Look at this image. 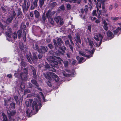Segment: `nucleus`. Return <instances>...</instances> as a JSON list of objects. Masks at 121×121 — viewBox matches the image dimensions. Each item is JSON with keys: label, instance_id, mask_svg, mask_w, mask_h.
<instances>
[{"label": "nucleus", "instance_id": "obj_29", "mask_svg": "<svg viewBox=\"0 0 121 121\" xmlns=\"http://www.w3.org/2000/svg\"><path fill=\"white\" fill-rule=\"evenodd\" d=\"M35 17L38 18L39 16V12L37 10H35L34 11Z\"/></svg>", "mask_w": 121, "mask_h": 121}, {"label": "nucleus", "instance_id": "obj_12", "mask_svg": "<svg viewBox=\"0 0 121 121\" xmlns=\"http://www.w3.org/2000/svg\"><path fill=\"white\" fill-rule=\"evenodd\" d=\"M61 59L59 57H56L55 56H50L47 58V60L49 61L50 64L51 62L53 59L56 60Z\"/></svg>", "mask_w": 121, "mask_h": 121}, {"label": "nucleus", "instance_id": "obj_25", "mask_svg": "<svg viewBox=\"0 0 121 121\" xmlns=\"http://www.w3.org/2000/svg\"><path fill=\"white\" fill-rule=\"evenodd\" d=\"M33 57L31 58L32 61H36L38 59L37 56L35 53H33Z\"/></svg>", "mask_w": 121, "mask_h": 121}, {"label": "nucleus", "instance_id": "obj_41", "mask_svg": "<svg viewBox=\"0 0 121 121\" xmlns=\"http://www.w3.org/2000/svg\"><path fill=\"white\" fill-rule=\"evenodd\" d=\"M79 53L80 55H81L82 56L86 57H88V58H89V57H88L89 56H87L86 55V53H84V52H79Z\"/></svg>", "mask_w": 121, "mask_h": 121}, {"label": "nucleus", "instance_id": "obj_47", "mask_svg": "<svg viewBox=\"0 0 121 121\" xmlns=\"http://www.w3.org/2000/svg\"><path fill=\"white\" fill-rule=\"evenodd\" d=\"M101 2H98L97 3V9H99V8H101Z\"/></svg>", "mask_w": 121, "mask_h": 121}, {"label": "nucleus", "instance_id": "obj_1", "mask_svg": "<svg viewBox=\"0 0 121 121\" xmlns=\"http://www.w3.org/2000/svg\"><path fill=\"white\" fill-rule=\"evenodd\" d=\"M39 100L37 99H35L33 101L32 105V108L30 107L27 108V110L26 111V113L28 115H30L31 113H32L33 111L35 109V108L37 112L38 111L39 108L41 107V104L43 101L46 102L47 100L45 99H38Z\"/></svg>", "mask_w": 121, "mask_h": 121}, {"label": "nucleus", "instance_id": "obj_2", "mask_svg": "<svg viewBox=\"0 0 121 121\" xmlns=\"http://www.w3.org/2000/svg\"><path fill=\"white\" fill-rule=\"evenodd\" d=\"M43 75L45 78L49 80L51 79V77H52L56 82H57L59 80V78L58 77L55 73L51 72H47L45 73H44Z\"/></svg>", "mask_w": 121, "mask_h": 121}, {"label": "nucleus", "instance_id": "obj_40", "mask_svg": "<svg viewBox=\"0 0 121 121\" xmlns=\"http://www.w3.org/2000/svg\"><path fill=\"white\" fill-rule=\"evenodd\" d=\"M121 29V26L120 27H118L113 32L114 34H117L120 30Z\"/></svg>", "mask_w": 121, "mask_h": 121}, {"label": "nucleus", "instance_id": "obj_17", "mask_svg": "<svg viewBox=\"0 0 121 121\" xmlns=\"http://www.w3.org/2000/svg\"><path fill=\"white\" fill-rule=\"evenodd\" d=\"M103 24H104L103 27L104 29L106 31H107L108 29V27L107 26L108 24L104 20H102Z\"/></svg>", "mask_w": 121, "mask_h": 121}, {"label": "nucleus", "instance_id": "obj_15", "mask_svg": "<svg viewBox=\"0 0 121 121\" xmlns=\"http://www.w3.org/2000/svg\"><path fill=\"white\" fill-rule=\"evenodd\" d=\"M30 67L32 70V72L33 73V78H36L37 77V75L36 74V70L31 65H30Z\"/></svg>", "mask_w": 121, "mask_h": 121}, {"label": "nucleus", "instance_id": "obj_32", "mask_svg": "<svg viewBox=\"0 0 121 121\" xmlns=\"http://www.w3.org/2000/svg\"><path fill=\"white\" fill-rule=\"evenodd\" d=\"M19 47L21 50H24V49H25L23 43L21 42H20L19 43Z\"/></svg>", "mask_w": 121, "mask_h": 121}, {"label": "nucleus", "instance_id": "obj_45", "mask_svg": "<svg viewBox=\"0 0 121 121\" xmlns=\"http://www.w3.org/2000/svg\"><path fill=\"white\" fill-rule=\"evenodd\" d=\"M6 35L9 38H11V35L12 34L9 33L7 32H5Z\"/></svg>", "mask_w": 121, "mask_h": 121}, {"label": "nucleus", "instance_id": "obj_58", "mask_svg": "<svg viewBox=\"0 0 121 121\" xmlns=\"http://www.w3.org/2000/svg\"><path fill=\"white\" fill-rule=\"evenodd\" d=\"M84 58L83 57L80 58L79 60V63H80L82 62V60H83Z\"/></svg>", "mask_w": 121, "mask_h": 121}, {"label": "nucleus", "instance_id": "obj_44", "mask_svg": "<svg viewBox=\"0 0 121 121\" xmlns=\"http://www.w3.org/2000/svg\"><path fill=\"white\" fill-rule=\"evenodd\" d=\"M62 73L63 75L67 77L70 76V74H69L67 73L66 72L64 71H63Z\"/></svg>", "mask_w": 121, "mask_h": 121}, {"label": "nucleus", "instance_id": "obj_30", "mask_svg": "<svg viewBox=\"0 0 121 121\" xmlns=\"http://www.w3.org/2000/svg\"><path fill=\"white\" fill-rule=\"evenodd\" d=\"M2 115L3 117L2 121H8L6 116L3 112L2 113Z\"/></svg>", "mask_w": 121, "mask_h": 121}, {"label": "nucleus", "instance_id": "obj_61", "mask_svg": "<svg viewBox=\"0 0 121 121\" xmlns=\"http://www.w3.org/2000/svg\"><path fill=\"white\" fill-rule=\"evenodd\" d=\"M26 105L27 108L28 107H29V102L27 101H26Z\"/></svg>", "mask_w": 121, "mask_h": 121}, {"label": "nucleus", "instance_id": "obj_3", "mask_svg": "<svg viewBox=\"0 0 121 121\" xmlns=\"http://www.w3.org/2000/svg\"><path fill=\"white\" fill-rule=\"evenodd\" d=\"M56 41L55 39H53V42L54 43L55 49L57 50L61 48V45L63 42L62 39L60 38L57 37L56 38Z\"/></svg>", "mask_w": 121, "mask_h": 121}, {"label": "nucleus", "instance_id": "obj_64", "mask_svg": "<svg viewBox=\"0 0 121 121\" xmlns=\"http://www.w3.org/2000/svg\"><path fill=\"white\" fill-rule=\"evenodd\" d=\"M113 8V6L112 5H110L109 7V9L110 10H111Z\"/></svg>", "mask_w": 121, "mask_h": 121}, {"label": "nucleus", "instance_id": "obj_43", "mask_svg": "<svg viewBox=\"0 0 121 121\" xmlns=\"http://www.w3.org/2000/svg\"><path fill=\"white\" fill-rule=\"evenodd\" d=\"M15 106V104L14 103H12L10 104V107L12 109L14 108Z\"/></svg>", "mask_w": 121, "mask_h": 121}, {"label": "nucleus", "instance_id": "obj_6", "mask_svg": "<svg viewBox=\"0 0 121 121\" xmlns=\"http://www.w3.org/2000/svg\"><path fill=\"white\" fill-rule=\"evenodd\" d=\"M8 116L9 117V119L10 121H15V120L12 119V118L16 113V112L15 111L8 110L7 111Z\"/></svg>", "mask_w": 121, "mask_h": 121}, {"label": "nucleus", "instance_id": "obj_51", "mask_svg": "<svg viewBox=\"0 0 121 121\" xmlns=\"http://www.w3.org/2000/svg\"><path fill=\"white\" fill-rule=\"evenodd\" d=\"M42 19H43V20L44 21H45V20L46 19V18L45 15L44 13L42 15Z\"/></svg>", "mask_w": 121, "mask_h": 121}, {"label": "nucleus", "instance_id": "obj_16", "mask_svg": "<svg viewBox=\"0 0 121 121\" xmlns=\"http://www.w3.org/2000/svg\"><path fill=\"white\" fill-rule=\"evenodd\" d=\"M31 82L32 84L35 85V87L36 88H37L40 91H42L41 88L38 87L39 86V85L35 80H31Z\"/></svg>", "mask_w": 121, "mask_h": 121}, {"label": "nucleus", "instance_id": "obj_28", "mask_svg": "<svg viewBox=\"0 0 121 121\" xmlns=\"http://www.w3.org/2000/svg\"><path fill=\"white\" fill-rule=\"evenodd\" d=\"M65 9V7L64 5H63L60 6L57 10L58 12L61 11H64Z\"/></svg>", "mask_w": 121, "mask_h": 121}, {"label": "nucleus", "instance_id": "obj_10", "mask_svg": "<svg viewBox=\"0 0 121 121\" xmlns=\"http://www.w3.org/2000/svg\"><path fill=\"white\" fill-rule=\"evenodd\" d=\"M96 13H98V18L99 19L100 18L101 15V10H99L98 9H97V11L95 10H94L92 13L93 15L96 16H97L98 14H96Z\"/></svg>", "mask_w": 121, "mask_h": 121}, {"label": "nucleus", "instance_id": "obj_57", "mask_svg": "<svg viewBox=\"0 0 121 121\" xmlns=\"http://www.w3.org/2000/svg\"><path fill=\"white\" fill-rule=\"evenodd\" d=\"M112 19L114 21H116L118 19V17H112Z\"/></svg>", "mask_w": 121, "mask_h": 121}, {"label": "nucleus", "instance_id": "obj_8", "mask_svg": "<svg viewBox=\"0 0 121 121\" xmlns=\"http://www.w3.org/2000/svg\"><path fill=\"white\" fill-rule=\"evenodd\" d=\"M54 20L57 23H59L60 26L62 25L64 23L63 19L60 16H57L54 18Z\"/></svg>", "mask_w": 121, "mask_h": 121}, {"label": "nucleus", "instance_id": "obj_7", "mask_svg": "<svg viewBox=\"0 0 121 121\" xmlns=\"http://www.w3.org/2000/svg\"><path fill=\"white\" fill-rule=\"evenodd\" d=\"M24 4L22 5L23 9V10H25L26 7V10L27 11L30 6V1L29 0H23Z\"/></svg>", "mask_w": 121, "mask_h": 121}, {"label": "nucleus", "instance_id": "obj_11", "mask_svg": "<svg viewBox=\"0 0 121 121\" xmlns=\"http://www.w3.org/2000/svg\"><path fill=\"white\" fill-rule=\"evenodd\" d=\"M48 50V49L47 47L42 46L40 47V48L38 51V52L39 53H44L47 52Z\"/></svg>", "mask_w": 121, "mask_h": 121}, {"label": "nucleus", "instance_id": "obj_49", "mask_svg": "<svg viewBox=\"0 0 121 121\" xmlns=\"http://www.w3.org/2000/svg\"><path fill=\"white\" fill-rule=\"evenodd\" d=\"M59 49H60L62 50L63 52H65V51L64 50H66V48L65 46H62V47H61V48H59Z\"/></svg>", "mask_w": 121, "mask_h": 121}, {"label": "nucleus", "instance_id": "obj_39", "mask_svg": "<svg viewBox=\"0 0 121 121\" xmlns=\"http://www.w3.org/2000/svg\"><path fill=\"white\" fill-rule=\"evenodd\" d=\"M26 26L24 24H23L22 23L21 25V27L20 28L21 30L23 29L26 30Z\"/></svg>", "mask_w": 121, "mask_h": 121}, {"label": "nucleus", "instance_id": "obj_27", "mask_svg": "<svg viewBox=\"0 0 121 121\" xmlns=\"http://www.w3.org/2000/svg\"><path fill=\"white\" fill-rule=\"evenodd\" d=\"M45 0H39V5L40 8H42L44 4V3Z\"/></svg>", "mask_w": 121, "mask_h": 121}, {"label": "nucleus", "instance_id": "obj_19", "mask_svg": "<svg viewBox=\"0 0 121 121\" xmlns=\"http://www.w3.org/2000/svg\"><path fill=\"white\" fill-rule=\"evenodd\" d=\"M50 64L52 66L55 67L58 65V63L57 61L53 60Z\"/></svg>", "mask_w": 121, "mask_h": 121}, {"label": "nucleus", "instance_id": "obj_23", "mask_svg": "<svg viewBox=\"0 0 121 121\" xmlns=\"http://www.w3.org/2000/svg\"><path fill=\"white\" fill-rule=\"evenodd\" d=\"M76 39H75L76 43H79L81 44V41L80 39V36L78 34L76 35Z\"/></svg>", "mask_w": 121, "mask_h": 121}, {"label": "nucleus", "instance_id": "obj_60", "mask_svg": "<svg viewBox=\"0 0 121 121\" xmlns=\"http://www.w3.org/2000/svg\"><path fill=\"white\" fill-rule=\"evenodd\" d=\"M76 63V61L75 60H74L73 61L72 63V64L73 65H75Z\"/></svg>", "mask_w": 121, "mask_h": 121}, {"label": "nucleus", "instance_id": "obj_37", "mask_svg": "<svg viewBox=\"0 0 121 121\" xmlns=\"http://www.w3.org/2000/svg\"><path fill=\"white\" fill-rule=\"evenodd\" d=\"M68 37L69 39L70 42L71 43L72 45H74V43L72 41L73 38L71 35H68Z\"/></svg>", "mask_w": 121, "mask_h": 121}, {"label": "nucleus", "instance_id": "obj_21", "mask_svg": "<svg viewBox=\"0 0 121 121\" xmlns=\"http://www.w3.org/2000/svg\"><path fill=\"white\" fill-rule=\"evenodd\" d=\"M99 36L100 38V41L99 42V43H98V42H97L96 44L97 46L98 47H99L100 45L101 44L102 40L103 38V37L102 35L100 34H99Z\"/></svg>", "mask_w": 121, "mask_h": 121}, {"label": "nucleus", "instance_id": "obj_46", "mask_svg": "<svg viewBox=\"0 0 121 121\" xmlns=\"http://www.w3.org/2000/svg\"><path fill=\"white\" fill-rule=\"evenodd\" d=\"M12 37L14 39H17V35L16 33L15 32L13 34Z\"/></svg>", "mask_w": 121, "mask_h": 121}, {"label": "nucleus", "instance_id": "obj_34", "mask_svg": "<svg viewBox=\"0 0 121 121\" xmlns=\"http://www.w3.org/2000/svg\"><path fill=\"white\" fill-rule=\"evenodd\" d=\"M33 48L35 50H37L38 52L39 49L38 45L37 44H35V45H34Z\"/></svg>", "mask_w": 121, "mask_h": 121}, {"label": "nucleus", "instance_id": "obj_14", "mask_svg": "<svg viewBox=\"0 0 121 121\" xmlns=\"http://www.w3.org/2000/svg\"><path fill=\"white\" fill-rule=\"evenodd\" d=\"M65 43L66 45L68 46H69L71 50V51L73 52V47H74V45H72L71 43L70 44L69 40H67L65 41Z\"/></svg>", "mask_w": 121, "mask_h": 121}, {"label": "nucleus", "instance_id": "obj_18", "mask_svg": "<svg viewBox=\"0 0 121 121\" xmlns=\"http://www.w3.org/2000/svg\"><path fill=\"white\" fill-rule=\"evenodd\" d=\"M21 10V9L19 8L17 10V16L18 18L22 17V13Z\"/></svg>", "mask_w": 121, "mask_h": 121}, {"label": "nucleus", "instance_id": "obj_48", "mask_svg": "<svg viewBox=\"0 0 121 121\" xmlns=\"http://www.w3.org/2000/svg\"><path fill=\"white\" fill-rule=\"evenodd\" d=\"M30 91L28 89H26L24 91V93L25 94H26L28 93H30Z\"/></svg>", "mask_w": 121, "mask_h": 121}, {"label": "nucleus", "instance_id": "obj_56", "mask_svg": "<svg viewBox=\"0 0 121 121\" xmlns=\"http://www.w3.org/2000/svg\"><path fill=\"white\" fill-rule=\"evenodd\" d=\"M71 6L69 4H67V8L68 9H71Z\"/></svg>", "mask_w": 121, "mask_h": 121}, {"label": "nucleus", "instance_id": "obj_9", "mask_svg": "<svg viewBox=\"0 0 121 121\" xmlns=\"http://www.w3.org/2000/svg\"><path fill=\"white\" fill-rule=\"evenodd\" d=\"M56 13L55 11H51V10L49 9L48 10L47 12L46 15L47 18L48 19L52 18V16L54 15Z\"/></svg>", "mask_w": 121, "mask_h": 121}, {"label": "nucleus", "instance_id": "obj_38", "mask_svg": "<svg viewBox=\"0 0 121 121\" xmlns=\"http://www.w3.org/2000/svg\"><path fill=\"white\" fill-rule=\"evenodd\" d=\"M17 33L18 35V38L20 39L21 38V37L22 35V31L21 30H19L17 31Z\"/></svg>", "mask_w": 121, "mask_h": 121}, {"label": "nucleus", "instance_id": "obj_35", "mask_svg": "<svg viewBox=\"0 0 121 121\" xmlns=\"http://www.w3.org/2000/svg\"><path fill=\"white\" fill-rule=\"evenodd\" d=\"M26 57L28 61L30 63L31 62V61L30 60V58L31 59L32 58H31V53H29V55H27Z\"/></svg>", "mask_w": 121, "mask_h": 121}, {"label": "nucleus", "instance_id": "obj_50", "mask_svg": "<svg viewBox=\"0 0 121 121\" xmlns=\"http://www.w3.org/2000/svg\"><path fill=\"white\" fill-rule=\"evenodd\" d=\"M9 33L11 34H12V30L11 28H10L9 27L8 30V31H7Z\"/></svg>", "mask_w": 121, "mask_h": 121}, {"label": "nucleus", "instance_id": "obj_36", "mask_svg": "<svg viewBox=\"0 0 121 121\" xmlns=\"http://www.w3.org/2000/svg\"><path fill=\"white\" fill-rule=\"evenodd\" d=\"M57 3L56 2H53L51 3L50 4V6L51 8H53L56 6Z\"/></svg>", "mask_w": 121, "mask_h": 121}, {"label": "nucleus", "instance_id": "obj_33", "mask_svg": "<svg viewBox=\"0 0 121 121\" xmlns=\"http://www.w3.org/2000/svg\"><path fill=\"white\" fill-rule=\"evenodd\" d=\"M48 21L53 26L54 24V22L52 18H50L49 19H48Z\"/></svg>", "mask_w": 121, "mask_h": 121}, {"label": "nucleus", "instance_id": "obj_5", "mask_svg": "<svg viewBox=\"0 0 121 121\" xmlns=\"http://www.w3.org/2000/svg\"><path fill=\"white\" fill-rule=\"evenodd\" d=\"M28 74V71L26 69H24L23 72L20 74L21 79L22 80L26 81L27 79V75Z\"/></svg>", "mask_w": 121, "mask_h": 121}, {"label": "nucleus", "instance_id": "obj_62", "mask_svg": "<svg viewBox=\"0 0 121 121\" xmlns=\"http://www.w3.org/2000/svg\"><path fill=\"white\" fill-rule=\"evenodd\" d=\"M90 18L91 20L93 21L95 20L96 19V17H91Z\"/></svg>", "mask_w": 121, "mask_h": 121}, {"label": "nucleus", "instance_id": "obj_42", "mask_svg": "<svg viewBox=\"0 0 121 121\" xmlns=\"http://www.w3.org/2000/svg\"><path fill=\"white\" fill-rule=\"evenodd\" d=\"M63 63L64 64L65 66V67H67L68 66L69 64L68 61L65 60L63 62Z\"/></svg>", "mask_w": 121, "mask_h": 121}, {"label": "nucleus", "instance_id": "obj_53", "mask_svg": "<svg viewBox=\"0 0 121 121\" xmlns=\"http://www.w3.org/2000/svg\"><path fill=\"white\" fill-rule=\"evenodd\" d=\"M1 8L2 10V11L3 13H5L6 11V9L3 6H1Z\"/></svg>", "mask_w": 121, "mask_h": 121}, {"label": "nucleus", "instance_id": "obj_20", "mask_svg": "<svg viewBox=\"0 0 121 121\" xmlns=\"http://www.w3.org/2000/svg\"><path fill=\"white\" fill-rule=\"evenodd\" d=\"M107 34L108 37L111 39L113 38V33L111 31H108L107 32Z\"/></svg>", "mask_w": 121, "mask_h": 121}, {"label": "nucleus", "instance_id": "obj_63", "mask_svg": "<svg viewBox=\"0 0 121 121\" xmlns=\"http://www.w3.org/2000/svg\"><path fill=\"white\" fill-rule=\"evenodd\" d=\"M88 29L90 32L91 31V26H88Z\"/></svg>", "mask_w": 121, "mask_h": 121}, {"label": "nucleus", "instance_id": "obj_59", "mask_svg": "<svg viewBox=\"0 0 121 121\" xmlns=\"http://www.w3.org/2000/svg\"><path fill=\"white\" fill-rule=\"evenodd\" d=\"M54 52H54L53 51H52V50L50 51L49 52L50 54H51L53 55H54Z\"/></svg>", "mask_w": 121, "mask_h": 121}, {"label": "nucleus", "instance_id": "obj_22", "mask_svg": "<svg viewBox=\"0 0 121 121\" xmlns=\"http://www.w3.org/2000/svg\"><path fill=\"white\" fill-rule=\"evenodd\" d=\"M87 39L88 40L89 45L91 46V48H92L93 45H94L93 41L89 38H87Z\"/></svg>", "mask_w": 121, "mask_h": 121}, {"label": "nucleus", "instance_id": "obj_26", "mask_svg": "<svg viewBox=\"0 0 121 121\" xmlns=\"http://www.w3.org/2000/svg\"><path fill=\"white\" fill-rule=\"evenodd\" d=\"M22 37L24 42H26V33L25 31L24 30L23 31Z\"/></svg>", "mask_w": 121, "mask_h": 121}, {"label": "nucleus", "instance_id": "obj_54", "mask_svg": "<svg viewBox=\"0 0 121 121\" xmlns=\"http://www.w3.org/2000/svg\"><path fill=\"white\" fill-rule=\"evenodd\" d=\"M94 39L97 41H99V39L98 38V37L97 36H95L94 37Z\"/></svg>", "mask_w": 121, "mask_h": 121}, {"label": "nucleus", "instance_id": "obj_55", "mask_svg": "<svg viewBox=\"0 0 121 121\" xmlns=\"http://www.w3.org/2000/svg\"><path fill=\"white\" fill-rule=\"evenodd\" d=\"M85 7V8L84 9V11L86 13L88 10V9H87V8L88 7L87 6V5H86Z\"/></svg>", "mask_w": 121, "mask_h": 121}, {"label": "nucleus", "instance_id": "obj_4", "mask_svg": "<svg viewBox=\"0 0 121 121\" xmlns=\"http://www.w3.org/2000/svg\"><path fill=\"white\" fill-rule=\"evenodd\" d=\"M16 14L15 11H13L12 13L8 17V18L5 21V23L7 24H8L11 22L13 19L15 17Z\"/></svg>", "mask_w": 121, "mask_h": 121}, {"label": "nucleus", "instance_id": "obj_13", "mask_svg": "<svg viewBox=\"0 0 121 121\" xmlns=\"http://www.w3.org/2000/svg\"><path fill=\"white\" fill-rule=\"evenodd\" d=\"M38 0H34V2L32 3L30 7L31 10L34 9L35 8H36L38 6L37 3Z\"/></svg>", "mask_w": 121, "mask_h": 121}, {"label": "nucleus", "instance_id": "obj_24", "mask_svg": "<svg viewBox=\"0 0 121 121\" xmlns=\"http://www.w3.org/2000/svg\"><path fill=\"white\" fill-rule=\"evenodd\" d=\"M45 67L46 68H50V69H49V70L50 71H51L53 72H55L56 71V70L55 69L53 68H50V67L49 65L47 64H46L45 66Z\"/></svg>", "mask_w": 121, "mask_h": 121}, {"label": "nucleus", "instance_id": "obj_52", "mask_svg": "<svg viewBox=\"0 0 121 121\" xmlns=\"http://www.w3.org/2000/svg\"><path fill=\"white\" fill-rule=\"evenodd\" d=\"M48 46L50 49L52 48H53V46L51 44H49L48 45Z\"/></svg>", "mask_w": 121, "mask_h": 121}, {"label": "nucleus", "instance_id": "obj_31", "mask_svg": "<svg viewBox=\"0 0 121 121\" xmlns=\"http://www.w3.org/2000/svg\"><path fill=\"white\" fill-rule=\"evenodd\" d=\"M20 57H21V59L22 60L21 63V65L23 67H25L26 65L25 63L23 62V56H21V57L20 56Z\"/></svg>", "mask_w": 121, "mask_h": 121}]
</instances>
